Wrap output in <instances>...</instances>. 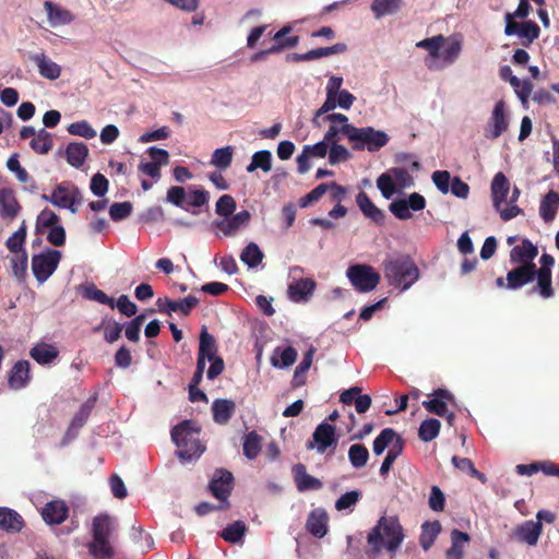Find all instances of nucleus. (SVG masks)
Wrapping results in <instances>:
<instances>
[{
    "label": "nucleus",
    "mask_w": 559,
    "mask_h": 559,
    "mask_svg": "<svg viewBox=\"0 0 559 559\" xmlns=\"http://www.w3.org/2000/svg\"><path fill=\"white\" fill-rule=\"evenodd\" d=\"M29 60L37 66L40 76L47 80L55 81L61 75V67L44 52L31 55Z\"/></svg>",
    "instance_id": "28"
},
{
    "label": "nucleus",
    "mask_w": 559,
    "mask_h": 559,
    "mask_svg": "<svg viewBox=\"0 0 559 559\" xmlns=\"http://www.w3.org/2000/svg\"><path fill=\"white\" fill-rule=\"evenodd\" d=\"M236 404L231 400L217 399L212 404L213 419L216 424L225 425L235 413Z\"/></svg>",
    "instance_id": "34"
},
{
    "label": "nucleus",
    "mask_w": 559,
    "mask_h": 559,
    "mask_svg": "<svg viewBox=\"0 0 559 559\" xmlns=\"http://www.w3.org/2000/svg\"><path fill=\"white\" fill-rule=\"evenodd\" d=\"M397 440L403 441L392 428H384L374 439L372 451L376 455H381L388 447H392Z\"/></svg>",
    "instance_id": "43"
},
{
    "label": "nucleus",
    "mask_w": 559,
    "mask_h": 559,
    "mask_svg": "<svg viewBox=\"0 0 559 559\" xmlns=\"http://www.w3.org/2000/svg\"><path fill=\"white\" fill-rule=\"evenodd\" d=\"M554 263V258L545 253L540 258V267L538 270L536 269L537 285L533 288V292L538 293L544 299H548L554 296V289L551 286V267Z\"/></svg>",
    "instance_id": "17"
},
{
    "label": "nucleus",
    "mask_w": 559,
    "mask_h": 559,
    "mask_svg": "<svg viewBox=\"0 0 559 559\" xmlns=\"http://www.w3.org/2000/svg\"><path fill=\"white\" fill-rule=\"evenodd\" d=\"M389 135L382 130L372 127L357 128L354 126L350 136V144L355 151H368L374 153L380 151L389 143Z\"/></svg>",
    "instance_id": "7"
},
{
    "label": "nucleus",
    "mask_w": 559,
    "mask_h": 559,
    "mask_svg": "<svg viewBox=\"0 0 559 559\" xmlns=\"http://www.w3.org/2000/svg\"><path fill=\"white\" fill-rule=\"evenodd\" d=\"M29 356L39 365H51L59 356L58 348L48 343H37L29 350Z\"/></svg>",
    "instance_id": "32"
},
{
    "label": "nucleus",
    "mask_w": 559,
    "mask_h": 559,
    "mask_svg": "<svg viewBox=\"0 0 559 559\" xmlns=\"http://www.w3.org/2000/svg\"><path fill=\"white\" fill-rule=\"evenodd\" d=\"M210 194L206 190L191 186L188 189L174 186L167 191L166 201L189 211V206L201 207L209 202Z\"/></svg>",
    "instance_id": "8"
},
{
    "label": "nucleus",
    "mask_w": 559,
    "mask_h": 559,
    "mask_svg": "<svg viewBox=\"0 0 559 559\" xmlns=\"http://www.w3.org/2000/svg\"><path fill=\"white\" fill-rule=\"evenodd\" d=\"M31 381V364L27 360L16 361L8 376L9 388L19 391L24 389Z\"/></svg>",
    "instance_id": "23"
},
{
    "label": "nucleus",
    "mask_w": 559,
    "mask_h": 559,
    "mask_svg": "<svg viewBox=\"0 0 559 559\" xmlns=\"http://www.w3.org/2000/svg\"><path fill=\"white\" fill-rule=\"evenodd\" d=\"M200 300L195 296H188L180 300H173L167 297L158 298L156 306L158 311L171 316L173 313H180L188 316L194 307L199 305Z\"/></svg>",
    "instance_id": "19"
},
{
    "label": "nucleus",
    "mask_w": 559,
    "mask_h": 559,
    "mask_svg": "<svg viewBox=\"0 0 559 559\" xmlns=\"http://www.w3.org/2000/svg\"><path fill=\"white\" fill-rule=\"evenodd\" d=\"M426 207L425 198L417 193L413 192L408 195L407 199H397L390 203L389 210L390 212L401 221H406L412 218L411 211H423Z\"/></svg>",
    "instance_id": "16"
},
{
    "label": "nucleus",
    "mask_w": 559,
    "mask_h": 559,
    "mask_svg": "<svg viewBox=\"0 0 559 559\" xmlns=\"http://www.w3.org/2000/svg\"><path fill=\"white\" fill-rule=\"evenodd\" d=\"M235 210H236V201L229 194L222 195L215 204L216 214L218 216H222L223 218L233 216V213Z\"/></svg>",
    "instance_id": "63"
},
{
    "label": "nucleus",
    "mask_w": 559,
    "mask_h": 559,
    "mask_svg": "<svg viewBox=\"0 0 559 559\" xmlns=\"http://www.w3.org/2000/svg\"><path fill=\"white\" fill-rule=\"evenodd\" d=\"M83 296L86 299L97 301L100 305L109 306L111 309L115 308V300L107 296L103 290L98 289L94 284L84 286Z\"/></svg>",
    "instance_id": "57"
},
{
    "label": "nucleus",
    "mask_w": 559,
    "mask_h": 559,
    "mask_svg": "<svg viewBox=\"0 0 559 559\" xmlns=\"http://www.w3.org/2000/svg\"><path fill=\"white\" fill-rule=\"evenodd\" d=\"M233 480L234 477L230 472L217 469L209 484V489L215 498L226 501L233 488Z\"/></svg>",
    "instance_id": "20"
},
{
    "label": "nucleus",
    "mask_w": 559,
    "mask_h": 559,
    "mask_svg": "<svg viewBox=\"0 0 559 559\" xmlns=\"http://www.w3.org/2000/svg\"><path fill=\"white\" fill-rule=\"evenodd\" d=\"M536 275V265H518L507 273V289L515 290L532 283Z\"/></svg>",
    "instance_id": "22"
},
{
    "label": "nucleus",
    "mask_w": 559,
    "mask_h": 559,
    "mask_svg": "<svg viewBox=\"0 0 559 559\" xmlns=\"http://www.w3.org/2000/svg\"><path fill=\"white\" fill-rule=\"evenodd\" d=\"M356 203L362 214L377 224H382L384 213L378 209L365 192H359L356 197Z\"/></svg>",
    "instance_id": "36"
},
{
    "label": "nucleus",
    "mask_w": 559,
    "mask_h": 559,
    "mask_svg": "<svg viewBox=\"0 0 559 559\" xmlns=\"http://www.w3.org/2000/svg\"><path fill=\"white\" fill-rule=\"evenodd\" d=\"M312 439L319 453H324L329 447L336 443L334 426L323 421L314 430Z\"/></svg>",
    "instance_id": "30"
},
{
    "label": "nucleus",
    "mask_w": 559,
    "mask_h": 559,
    "mask_svg": "<svg viewBox=\"0 0 559 559\" xmlns=\"http://www.w3.org/2000/svg\"><path fill=\"white\" fill-rule=\"evenodd\" d=\"M250 218V213L247 210H242L233 216L213 221L212 227L218 229L225 237H233L249 224Z\"/></svg>",
    "instance_id": "18"
},
{
    "label": "nucleus",
    "mask_w": 559,
    "mask_h": 559,
    "mask_svg": "<svg viewBox=\"0 0 559 559\" xmlns=\"http://www.w3.org/2000/svg\"><path fill=\"white\" fill-rule=\"evenodd\" d=\"M44 9L47 14V22L53 28L70 25L75 19L70 10L52 1H45Z\"/></svg>",
    "instance_id": "21"
},
{
    "label": "nucleus",
    "mask_w": 559,
    "mask_h": 559,
    "mask_svg": "<svg viewBox=\"0 0 559 559\" xmlns=\"http://www.w3.org/2000/svg\"><path fill=\"white\" fill-rule=\"evenodd\" d=\"M559 210V193L550 190L542 199L539 204V215L545 223H550L555 219Z\"/></svg>",
    "instance_id": "33"
},
{
    "label": "nucleus",
    "mask_w": 559,
    "mask_h": 559,
    "mask_svg": "<svg viewBox=\"0 0 559 559\" xmlns=\"http://www.w3.org/2000/svg\"><path fill=\"white\" fill-rule=\"evenodd\" d=\"M328 513L322 508L312 510L306 521L307 531L317 538H322L328 533Z\"/></svg>",
    "instance_id": "27"
},
{
    "label": "nucleus",
    "mask_w": 559,
    "mask_h": 559,
    "mask_svg": "<svg viewBox=\"0 0 559 559\" xmlns=\"http://www.w3.org/2000/svg\"><path fill=\"white\" fill-rule=\"evenodd\" d=\"M441 423L436 418L425 419L418 429V437L424 442L436 439L440 432Z\"/></svg>",
    "instance_id": "52"
},
{
    "label": "nucleus",
    "mask_w": 559,
    "mask_h": 559,
    "mask_svg": "<svg viewBox=\"0 0 559 559\" xmlns=\"http://www.w3.org/2000/svg\"><path fill=\"white\" fill-rule=\"evenodd\" d=\"M68 506L62 500H52L45 504L41 516L47 524H60L68 518Z\"/></svg>",
    "instance_id": "29"
},
{
    "label": "nucleus",
    "mask_w": 559,
    "mask_h": 559,
    "mask_svg": "<svg viewBox=\"0 0 559 559\" xmlns=\"http://www.w3.org/2000/svg\"><path fill=\"white\" fill-rule=\"evenodd\" d=\"M377 187L380 190L382 197L384 199H391L393 194L395 193V182L392 178V175L389 173H383L380 175L377 179Z\"/></svg>",
    "instance_id": "62"
},
{
    "label": "nucleus",
    "mask_w": 559,
    "mask_h": 559,
    "mask_svg": "<svg viewBox=\"0 0 559 559\" xmlns=\"http://www.w3.org/2000/svg\"><path fill=\"white\" fill-rule=\"evenodd\" d=\"M257 169H262L264 173H269L272 169V153L270 151L262 150L252 155L251 162L246 170L253 173Z\"/></svg>",
    "instance_id": "48"
},
{
    "label": "nucleus",
    "mask_w": 559,
    "mask_h": 559,
    "mask_svg": "<svg viewBox=\"0 0 559 559\" xmlns=\"http://www.w3.org/2000/svg\"><path fill=\"white\" fill-rule=\"evenodd\" d=\"M403 0H373L370 9L376 19L396 14L403 7Z\"/></svg>",
    "instance_id": "40"
},
{
    "label": "nucleus",
    "mask_w": 559,
    "mask_h": 559,
    "mask_svg": "<svg viewBox=\"0 0 559 559\" xmlns=\"http://www.w3.org/2000/svg\"><path fill=\"white\" fill-rule=\"evenodd\" d=\"M29 146L37 154H47L53 146L52 134L45 128L38 130L35 138L31 140Z\"/></svg>",
    "instance_id": "46"
},
{
    "label": "nucleus",
    "mask_w": 559,
    "mask_h": 559,
    "mask_svg": "<svg viewBox=\"0 0 559 559\" xmlns=\"http://www.w3.org/2000/svg\"><path fill=\"white\" fill-rule=\"evenodd\" d=\"M510 85L514 90L522 106L526 109L528 107V98L533 91L532 83L527 79L512 78Z\"/></svg>",
    "instance_id": "51"
},
{
    "label": "nucleus",
    "mask_w": 559,
    "mask_h": 559,
    "mask_svg": "<svg viewBox=\"0 0 559 559\" xmlns=\"http://www.w3.org/2000/svg\"><path fill=\"white\" fill-rule=\"evenodd\" d=\"M538 254L537 247L528 239H523L521 245L514 246L510 252V261L513 264L531 266Z\"/></svg>",
    "instance_id": "24"
},
{
    "label": "nucleus",
    "mask_w": 559,
    "mask_h": 559,
    "mask_svg": "<svg viewBox=\"0 0 559 559\" xmlns=\"http://www.w3.org/2000/svg\"><path fill=\"white\" fill-rule=\"evenodd\" d=\"M440 532L441 524L439 521L424 522L421 524L419 543L424 550H428L433 545Z\"/></svg>",
    "instance_id": "44"
},
{
    "label": "nucleus",
    "mask_w": 559,
    "mask_h": 559,
    "mask_svg": "<svg viewBox=\"0 0 559 559\" xmlns=\"http://www.w3.org/2000/svg\"><path fill=\"white\" fill-rule=\"evenodd\" d=\"M20 212V204L10 189L0 190V215L3 218L13 219Z\"/></svg>",
    "instance_id": "35"
},
{
    "label": "nucleus",
    "mask_w": 559,
    "mask_h": 559,
    "mask_svg": "<svg viewBox=\"0 0 559 559\" xmlns=\"http://www.w3.org/2000/svg\"><path fill=\"white\" fill-rule=\"evenodd\" d=\"M23 526L22 516L14 510L5 507L0 508V527L5 531H21Z\"/></svg>",
    "instance_id": "45"
},
{
    "label": "nucleus",
    "mask_w": 559,
    "mask_h": 559,
    "mask_svg": "<svg viewBox=\"0 0 559 559\" xmlns=\"http://www.w3.org/2000/svg\"><path fill=\"white\" fill-rule=\"evenodd\" d=\"M510 181L503 173H497L490 185L492 206L503 222H509L523 213L516 204L509 205Z\"/></svg>",
    "instance_id": "6"
},
{
    "label": "nucleus",
    "mask_w": 559,
    "mask_h": 559,
    "mask_svg": "<svg viewBox=\"0 0 559 559\" xmlns=\"http://www.w3.org/2000/svg\"><path fill=\"white\" fill-rule=\"evenodd\" d=\"M383 273L390 285L402 292L409 289L419 280V270L409 255L389 257L383 262Z\"/></svg>",
    "instance_id": "4"
},
{
    "label": "nucleus",
    "mask_w": 559,
    "mask_h": 559,
    "mask_svg": "<svg viewBox=\"0 0 559 559\" xmlns=\"http://www.w3.org/2000/svg\"><path fill=\"white\" fill-rule=\"evenodd\" d=\"M369 459V452L362 444L355 443L348 449V460L354 468L364 467Z\"/></svg>",
    "instance_id": "55"
},
{
    "label": "nucleus",
    "mask_w": 559,
    "mask_h": 559,
    "mask_svg": "<svg viewBox=\"0 0 559 559\" xmlns=\"http://www.w3.org/2000/svg\"><path fill=\"white\" fill-rule=\"evenodd\" d=\"M261 450V438L252 431L245 437L243 441V454L247 459L253 460L258 456Z\"/></svg>",
    "instance_id": "58"
},
{
    "label": "nucleus",
    "mask_w": 559,
    "mask_h": 559,
    "mask_svg": "<svg viewBox=\"0 0 559 559\" xmlns=\"http://www.w3.org/2000/svg\"><path fill=\"white\" fill-rule=\"evenodd\" d=\"M416 47L427 50L426 67L431 71H440L449 68L459 59L462 43L455 36L436 35L418 41Z\"/></svg>",
    "instance_id": "1"
},
{
    "label": "nucleus",
    "mask_w": 559,
    "mask_h": 559,
    "mask_svg": "<svg viewBox=\"0 0 559 559\" xmlns=\"http://www.w3.org/2000/svg\"><path fill=\"white\" fill-rule=\"evenodd\" d=\"M58 224H60L58 215L49 209H44L37 216L36 231L38 234H45L48 228Z\"/></svg>",
    "instance_id": "56"
},
{
    "label": "nucleus",
    "mask_w": 559,
    "mask_h": 559,
    "mask_svg": "<svg viewBox=\"0 0 559 559\" xmlns=\"http://www.w3.org/2000/svg\"><path fill=\"white\" fill-rule=\"evenodd\" d=\"M200 426L193 420H183L171 429V440L178 448L176 452L182 463L199 459L205 451L200 442Z\"/></svg>",
    "instance_id": "2"
},
{
    "label": "nucleus",
    "mask_w": 559,
    "mask_h": 559,
    "mask_svg": "<svg viewBox=\"0 0 559 559\" xmlns=\"http://www.w3.org/2000/svg\"><path fill=\"white\" fill-rule=\"evenodd\" d=\"M68 132L72 135H78L86 140H91L96 136V130L86 121H75L68 127Z\"/></svg>",
    "instance_id": "59"
},
{
    "label": "nucleus",
    "mask_w": 559,
    "mask_h": 559,
    "mask_svg": "<svg viewBox=\"0 0 559 559\" xmlns=\"http://www.w3.org/2000/svg\"><path fill=\"white\" fill-rule=\"evenodd\" d=\"M146 153L151 160H142L138 166V169L143 175L151 177L154 182H157L162 177L160 168L169 163V154L166 150L156 146H150L146 150Z\"/></svg>",
    "instance_id": "15"
},
{
    "label": "nucleus",
    "mask_w": 559,
    "mask_h": 559,
    "mask_svg": "<svg viewBox=\"0 0 559 559\" xmlns=\"http://www.w3.org/2000/svg\"><path fill=\"white\" fill-rule=\"evenodd\" d=\"M112 531V520L108 515H97L93 520V538H109Z\"/></svg>",
    "instance_id": "54"
},
{
    "label": "nucleus",
    "mask_w": 559,
    "mask_h": 559,
    "mask_svg": "<svg viewBox=\"0 0 559 559\" xmlns=\"http://www.w3.org/2000/svg\"><path fill=\"white\" fill-rule=\"evenodd\" d=\"M510 126V114L503 99L495 103L491 114L484 127V136L488 140H497Z\"/></svg>",
    "instance_id": "11"
},
{
    "label": "nucleus",
    "mask_w": 559,
    "mask_h": 559,
    "mask_svg": "<svg viewBox=\"0 0 559 559\" xmlns=\"http://www.w3.org/2000/svg\"><path fill=\"white\" fill-rule=\"evenodd\" d=\"M350 152L337 142L330 143L329 162L331 165H336L346 162L350 158Z\"/></svg>",
    "instance_id": "64"
},
{
    "label": "nucleus",
    "mask_w": 559,
    "mask_h": 559,
    "mask_svg": "<svg viewBox=\"0 0 559 559\" xmlns=\"http://www.w3.org/2000/svg\"><path fill=\"white\" fill-rule=\"evenodd\" d=\"M233 156L234 147L230 145L216 148L212 153L210 164L219 170H225L231 165Z\"/></svg>",
    "instance_id": "49"
},
{
    "label": "nucleus",
    "mask_w": 559,
    "mask_h": 559,
    "mask_svg": "<svg viewBox=\"0 0 559 559\" xmlns=\"http://www.w3.org/2000/svg\"><path fill=\"white\" fill-rule=\"evenodd\" d=\"M531 11V4L527 0H520L516 10L512 13H507L504 16L506 27L504 34L507 36H512L515 34L518 28V23L514 22V19H525Z\"/></svg>",
    "instance_id": "41"
},
{
    "label": "nucleus",
    "mask_w": 559,
    "mask_h": 559,
    "mask_svg": "<svg viewBox=\"0 0 559 559\" xmlns=\"http://www.w3.org/2000/svg\"><path fill=\"white\" fill-rule=\"evenodd\" d=\"M297 358L294 347H276L271 356V364L274 368L283 369L292 366Z\"/></svg>",
    "instance_id": "39"
},
{
    "label": "nucleus",
    "mask_w": 559,
    "mask_h": 559,
    "mask_svg": "<svg viewBox=\"0 0 559 559\" xmlns=\"http://www.w3.org/2000/svg\"><path fill=\"white\" fill-rule=\"evenodd\" d=\"M95 401L96 399L93 397V399H88L86 402H84L79 412L74 415L73 419L71 420V424L64 435V441L63 443L70 441V440H73L80 429L85 425V423L87 421L91 413H92V409L94 408V405H95Z\"/></svg>",
    "instance_id": "25"
},
{
    "label": "nucleus",
    "mask_w": 559,
    "mask_h": 559,
    "mask_svg": "<svg viewBox=\"0 0 559 559\" xmlns=\"http://www.w3.org/2000/svg\"><path fill=\"white\" fill-rule=\"evenodd\" d=\"M543 532V524L532 520L525 521L514 530V537L528 546H535L538 543Z\"/></svg>",
    "instance_id": "26"
},
{
    "label": "nucleus",
    "mask_w": 559,
    "mask_h": 559,
    "mask_svg": "<svg viewBox=\"0 0 559 559\" xmlns=\"http://www.w3.org/2000/svg\"><path fill=\"white\" fill-rule=\"evenodd\" d=\"M403 451V441H399L395 442L392 447H390L382 464H381V467H380V474L382 476H385L392 464L395 462V460L401 455Z\"/></svg>",
    "instance_id": "60"
},
{
    "label": "nucleus",
    "mask_w": 559,
    "mask_h": 559,
    "mask_svg": "<svg viewBox=\"0 0 559 559\" xmlns=\"http://www.w3.org/2000/svg\"><path fill=\"white\" fill-rule=\"evenodd\" d=\"M198 357L210 361L217 356V347L214 337L203 328L200 333V345Z\"/></svg>",
    "instance_id": "42"
},
{
    "label": "nucleus",
    "mask_w": 559,
    "mask_h": 559,
    "mask_svg": "<svg viewBox=\"0 0 559 559\" xmlns=\"http://www.w3.org/2000/svg\"><path fill=\"white\" fill-rule=\"evenodd\" d=\"M329 122V129L324 133L326 142H338L341 136L344 135L350 142L354 126L348 122V117L340 112H328L321 117V126Z\"/></svg>",
    "instance_id": "12"
},
{
    "label": "nucleus",
    "mask_w": 559,
    "mask_h": 559,
    "mask_svg": "<svg viewBox=\"0 0 559 559\" xmlns=\"http://www.w3.org/2000/svg\"><path fill=\"white\" fill-rule=\"evenodd\" d=\"M346 276L352 286L359 293H369L373 290L379 282L380 274L367 264H354L348 266Z\"/></svg>",
    "instance_id": "10"
},
{
    "label": "nucleus",
    "mask_w": 559,
    "mask_h": 559,
    "mask_svg": "<svg viewBox=\"0 0 559 559\" xmlns=\"http://www.w3.org/2000/svg\"><path fill=\"white\" fill-rule=\"evenodd\" d=\"M294 480L298 491L318 490L322 488V483L307 473L304 464H296L293 467Z\"/></svg>",
    "instance_id": "31"
},
{
    "label": "nucleus",
    "mask_w": 559,
    "mask_h": 559,
    "mask_svg": "<svg viewBox=\"0 0 559 559\" xmlns=\"http://www.w3.org/2000/svg\"><path fill=\"white\" fill-rule=\"evenodd\" d=\"M88 155V147L83 142H71L66 148L67 162L75 168H80Z\"/></svg>",
    "instance_id": "38"
},
{
    "label": "nucleus",
    "mask_w": 559,
    "mask_h": 559,
    "mask_svg": "<svg viewBox=\"0 0 559 559\" xmlns=\"http://www.w3.org/2000/svg\"><path fill=\"white\" fill-rule=\"evenodd\" d=\"M471 537L467 533L459 530L451 532V547L447 550V559H462L464 555V548L468 544Z\"/></svg>",
    "instance_id": "37"
},
{
    "label": "nucleus",
    "mask_w": 559,
    "mask_h": 559,
    "mask_svg": "<svg viewBox=\"0 0 559 559\" xmlns=\"http://www.w3.org/2000/svg\"><path fill=\"white\" fill-rule=\"evenodd\" d=\"M49 202L59 209L70 210L74 214L78 212L76 204L82 202V193L70 182H62L51 192Z\"/></svg>",
    "instance_id": "14"
},
{
    "label": "nucleus",
    "mask_w": 559,
    "mask_h": 559,
    "mask_svg": "<svg viewBox=\"0 0 559 559\" xmlns=\"http://www.w3.org/2000/svg\"><path fill=\"white\" fill-rule=\"evenodd\" d=\"M403 540V527L395 516H381L367 536V543L373 554H379L383 548L395 552Z\"/></svg>",
    "instance_id": "3"
},
{
    "label": "nucleus",
    "mask_w": 559,
    "mask_h": 559,
    "mask_svg": "<svg viewBox=\"0 0 559 559\" xmlns=\"http://www.w3.org/2000/svg\"><path fill=\"white\" fill-rule=\"evenodd\" d=\"M343 82V78L338 75L329 78L325 85V100L311 118L314 128H321V117L323 115L332 112L336 108L349 110L354 105L356 97L347 90H342Z\"/></svg>",
    "instance_id": "5"
},
{
    "label": "nucleus",
    "mask_w": 559,
    "mask_h": 559,
    "mask_svg": "<svg viewBox=\"0 0 559 559\" xmlns=\"http://www.w3.org/2000/svg\"><path fill=\"white\" fill-rule=\"evenodd\" d=\"M264 253L255 242L248 243L240 253V260L249 269H254L261 264Z\"/></svg>",
    "instance_id": "47"
},
{
    "label": "nucleus",
    "mask_w": 559,
    "mask_h": 559,
    "mask_svg": "<svg viewBox=\"0 0 559 559\" xmlns=\"http://www.w3.org/2000/svg\"><path fill=\"white\" fill-rule=\"evenodd\" d=\"M60 259L61 252L52 249L35 254L32 259V270L36 280L39 283L46 282L57 270Z\"/></svg>",
    "instance_id": "13"
},
{
    "label": "nucleus",
    "mask_w": 559,
    "mask_h": 559,
    "mask_svg": "<svg viewBox=\"0 0 559 559\" xmlns=\"http://www.w3.org/2000/svg\"><path fill=\"white\" fill-rule=\"evenodd\" d=\"M247 532V526L242 521H235L227 525L221 533V536L228 543L237 544L242 542Z\"/></svg>",
    "instance_id": "50"
},
{
    "label": "nucleus",
    "mask_w": 559,
    "mask_h": 559,
    "mask_svg": "<svg viewBox=\"0 0 559 559\" xmlns=\"http://www.w3.org/2000/svg\"><path fill=\"white\" fill-rule=\"evenodd\" d=\"M91 555L97 559H110L114 556L109 538H93L88 545Z\"/></svg>",
    "instance_id": "53"
},
{
    "label": "nucleus",
    "mask_w": 559,
    "mask_h": 559,
    "mask_svg": "<svg viewBox=\"0 0 559 559\" xmlns=\"http://www.w3.org/2000/svg\"><path fill=\"white\" fill-rule=\"evenodd\" d=\"M304 269L301 266L289 267V282L287 285V296L295 304H305L310 300L316 289V282L310 277H302Z\"/></svg>",
    "instance_id": "9"
},
{
    "label": "nucleus",
    "mask_w": 559,
    "mask_h": 559,
    "mask_svg": "<svg viewBox=\"0 0 559 559\" xmlns=\"http://www.w3.org/2000/svg\"><path fill=\"white\" fill-rule=\"evenodd\" d=\"M314 355V348H309L308 352L304 355L302 360L300 364L296 367L294 372V381L296 384H304L305 379L304 374L310 369L312 359Z\"/></svg>",
    "instance_id": "61"
}]
</instances>
